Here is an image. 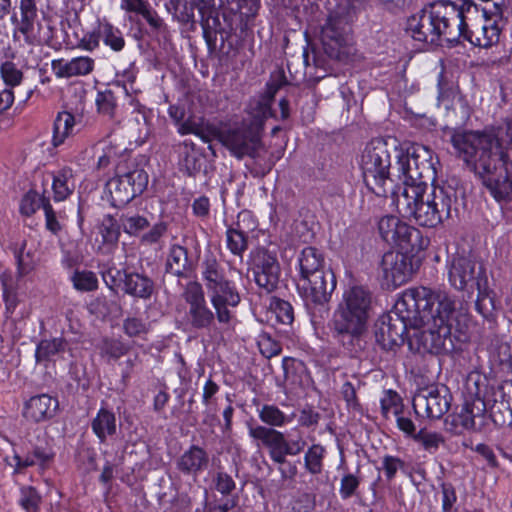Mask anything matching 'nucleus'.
Masks as SVG:
<instances>
[{
    "mask_svg": "<svg viewBox=\"0 0 512 512\" xmlns=\"http://www.w3.org/2000/svg\"><path fill=\"white\" fill-rule=\"evenodd\" d=\"M501 128L457 130L451 135L456 156L482 179L493 197L512 200V149L504 145Z\"/></svg>",
    "mask_w": 512,
    "mask_h": 512,
    "instance_id": "nucleus-1",
    "label": "nucleus"
},
{
    "mask_svg": "<svg viewBox=\"0 0 512 512\" xmlns=\"http://www.w3.org/2000/svg\"><path fill=\"white\" fill-rule=\"evenodd\" d=\"M491 423L512 426V381L494 385L486 376L470 373L461 410L445 420L446 429L455 435L465 431L483 432Z\"/></svg>",
    "mask_w": 512,
    "mask_h": 512,
    "instance_id": "nucleus-2",
    "label": "nucleus"
},
{
    "mask_svg": "<svg viewBox=\"0 0 512 512\" xmlns=\"http://www.w3.org/2000/svg\"><path fill=\"white\" fill-rule=\"evenodd\" d=\"M404 302L415 313L419 327L410 344L418 352L450 353L455 349L452 322L456 302L448 292L420 286L404 291Z\"/></svg>",
    "mask_w": 512,
    "mask_h": 512,
    "instance_id": "nucleus-3",
    "label": "nucleus"
},
{
    "mask_svg": "<svg viewBox=\"0 0 512 512\" xmlns=\"http://www.w3.org/2000/svg\"><path fill=\"white\" fill-rule=\"evenodd\" d=\"M477 11L474 3L460 6L451 1L439 0L407 20L406 30L419 42L438 44L442 39L457 41L465 27V13Z\"/></svg>",
    "mask_w": 512,
    "mask_h": 512,
    "instance_id": "nucleus-4",
    "label": "nucleus"
},
{
    "mask_svg": "<svg viewBox=\"0 0 512 512\" xmlns=\"http://www.w3.org/2000/svg\"><path fill=\"white\" fill-rule=\"evenodd\" d=\"M258 417L265 425H248L249 436L268 450L270 459L276 464H284L287 456L299 455L306 446L302 437L288 440L283 432L275 429L290 424L294 414H285L275 404H264L257 409Z\"/></svg>",
    "mask_w": 512,
    "mask_h": 512,
    "instance_id": "nucleus-5",
    "label": "nucleus"
},
{
    "mask_svg": "<svg viewBox=\"0 0 512 512\" xmlns=\"http://www.w3.org/2000/svg\"><path fill=\"white\" fill-rule=\"evenodd\" d=\"M372 304L371 291L362 285L347 288L333 315V337L343 346H353L367 327Z\"/></svg>",
    "mask_w": 512,
    "mask_h": 512,
    "instance_id": "nucleus-6",
    "label": "nucleus"
},
{
    "mask_svg": "<svg viewBox=\"0 0 512 512\" xmlns=\"http://www.w3.org/2000/svg\"><path fill=\"white\" fill-rule=\"evenodd\" d=\"M389 143L382 139H372L364 148L360 166L366 186L377 196H385L386 182L391 166Z\"/></svg>",
    "mask_w": 512,
    "mask_h": 512,
    "instance_id": "nucleus-7",
    "label": "nucleus"
},
{
    "mask_svg": "<svg viewBox=\"0 0 512 512\" xmlns=\"http://www.w3.org/2000/svg\"><path fill=\"white\" fill-rule=\"evenodd\" d=\"M404 292L395 302L393 310L382 315L375 324V337L384 348H392L404 341L408 328L419 331L415 313L404 302Z\"/></svg>",
    "mask_w": 512,
    "mask_h": 512,
    "instance_id": "nucleus-8",
    "label": "nucleus"
},
{
    "mask_svg": "<svg viewBox=\"0 0 512 512\" xmlns=\"http://www.w3.org/2000/svg\"><path fill=\"white\" fill-rule=\"evenodd\" d=\"M428 189V185L402 187L400 192L394 193V197L401 214L413 218L420 226L433 228L442 222L439 219V211L434 210Z\"/></svg>",
    "mask_w": 512,
    "mask_h": 512,
    "instance_id": "nucleus-9",
    "label": "nucleus"
},
{
    "mask_svg": "<svg viewBox=\"0 0 512 512\" xmlns=\"http://www.w3.org/2000/svg\"><path fill=\"white\" fill-rule=\"evenodd\" d=\"M396 169L403 187L428 185V179L435 178L432 151L423 145H413L397 154Z\"/></svg>",
    "mask_w": 512,
    "mask_h": 512,
    "instance_id": "nucleus-10",
    "label": "nucleus"
},
{
    "mask_svg": "<svg viewBox=\"0 0 512 512\" xmlns=\"http://www.w3.org/2000/svg\"><path fill=\"white\" fill-rule=\"evenodd\" d=\"M355 14L354 0H339L330 11L321 30V42L329 57H339L341 48L346 44L347 26Z\"/></svg>",
    "mask_w": 512,
    "mask_h": 512,
    "instance_id": "nucleus-11",
    "label": "nucleus"
},
{
    "mask_svg": "<svg viewBox=\"0 0 512 512\" xmlns=\"http://www.w3.org/2000/svg\"><path fill=\"white\" fill-rule=\"evenodd\" d=\"M261 129V121L251 124L243 123L239 127L221 132L219 140L236 158L242 159L245 156L254 158L262 146Z\"/></svg>",
    "mask_w": 512,
    "mask_h": 512,
    "instance_id": "nucleus-12",
    "label": "nucleus"
},
{
    "mask_svg": "<svg viewBox=\"0 0 512 512\" xmlns=\"http://www.w3.org/2000/svg\"><path fill=\"white\" fill-rule=\"evenodd\" d=\"M148 184V174L143 169H134L116 175L107 183V189L114 207H121L142 194Z\"/></svg>",
    "mask_w": 512,
    "mask_h": 512,
    "instance_id": "nucleus-13",
    "label": "nucleus"
},
{
    "mask_svg": "<svg viewBox=\"0 0 512 512\" xmlns=\"http://www.w3.org/2000/svg\"><path fill=\"white\" fill-rule=\"evenodd\" d=\"M412 405L419 417L440 419L450 408L451 395L445 386L429 385L417 390Z\"/></svg>",
    "mask_w": 512,
    "mask_h": 512,
    "instance_id": "nucleus-14",
    "label": "nucleus"
},
{
    "mask_svg": "<svg viewBox=\"0 0 512 512\" xmlns=\"http://www.w3.org/2000/svg\"><path fill=\"white\" fill-rule=\"evenodd\" d=\"M183 297L188 305L187 324L191 328L210 331L215 327L216 312L209 308L201 284L198 282L188 284Z\"/></svg>",
    "mask_w": 512,
    "mask_h": 512,
    "instance_id": "nucleus-15",
    "label": "nucleus"
},
{
    "mask_svg": "<svg viewBox=\"0 0 512 512\" xmlns=\"http://www.w3.org/2000/svg\"><path fill=\"white\" fill-rule=\"evenodd\" d=\"M254 281L265 292H273L279 284L281 268L277 255L264 247H258L250 254Z\"/></svg>",
    "mask_w": 512,
    "mask_h": 512,
    "instance_id": "nucleus-16",
    "label": "nucleus"
},
{
    "mask_svg": "<svg viewBox=\"0 0 512 512\" xmlns=\"http://www.w3.org/2000/svg\"><path fill=\"white\" fill-rule=\"evenodd\" d=\"M336 277L331 269L298 278L297 289L307 304L324 305L336 288Z\"/></svg>",
    "mask_w": 512,
    "mask_h": 512,
    "instance_id": "nucleus-17",
    "label": "nucleus"
},
{
    "mask_svg": "<svg viewBox=\"0 0 512 512\" xmlns=\"http://www.w3.org/2000/svg\"><path fill=\"white\" fill-rule=\"evenodd\" d=\"M450 284L458 290L480 286L486 282L485 270L482 263L468 256H455L448 268Z\"/></svg>",
    "mask_w": 512,
    "mask_h": 512,
    "instance_id": "nucleus-18",
    "label": "nucleus"
},
{
    "mask_svg": "<svg viewBox=\"0 0 512 512\" xmlns=\"http://www.w3.org/2000/svg\"><path fill=\"white\" fill-rule=\"evenodd\" d=\"M494 10L487 8L483 9L485 15L490 13L493 17H486L482 24L473 25L470 27L467 22V14L465 13V27L461 33V37H464L471 44L479 47H490L499 41L500 28L497 24V18L502 17V6L498 3H494Z\"/></svg>",
    "mask_w": 512,
    "mask_h": 512,
    "instance_id": "nucleus-19",
    "label": "nucleus"
},
{
    "mask_svg": "<svg viewBox=\"0 0 512 512\" xmlns=\"http://www.w3.org/2000/svg\"><path fill=\"white\" fill-rule=\"evenodd\" d=\"M381 269L386 284L394 288L405 284L412 275V264L405 251L386 252L382 257Z\"/></svg>",
    "mask_w": 512,
    "mask_h": 512,
    "instance_id": "nucleus-20",
    "label": "nucleus"
},
{
    "mask_svg": "<svg viewBox=\"0 0 512 512\" xmlns=\"http://www.w3.org/2000/svg\"><path fill=\"white\" fill-rule=\"evenodd\" d=\"M210 302L216 310L219 323L228 324L232 319L230 307L234 308L240 303V294L235 284L228 280L208 292Z\"/></svg>",
    "mask_w": 512,
    "mask_h": 512,
    "instance_id": "nucleus-21",
    "label": "nucleus"
},
{
    "mask_svg": "<svg viewBox=\"0 0 512 512\" xmlns=\"http://www.w3.org/2000/svg\"><path fill=\"white\" fill-rule=\"evenodd\" d=\"M21 19L18 21L16 16L12 17V22H17V30L24 36L27 44L36 46L41 45L44 38L41 35L42 26L37 20V7L35 0H20Z\"/></svg>",
    "mask_w": 512,
    "mask_h": 512,
    "instance_id": "nucleus-22",
    "label": "nucleus"
},
{
    "mask_svg": "<svg viewBox=\"0 0 512 512\" xmlns=\"http://www.w3.org/2000/svg\"><path fill=\"white\" fill-rule=\"evenodd\" d=\"M55 451L46 444L44 446L36 445L26 455L15 453L10 466L14 467L15 473H21L28 467L38 466L41 471L48 469L54 462Z\"/></svg>",
    "mask_w": 512,
    "mask_h": 512,
    "instance_id": "nucleus-23",
    "label": "nucleus"
},
{
    "mask_svg": "<svg viewBox=\"0 0 512 512\" xmlns=\"http://www.w3.org/2000/svg\"><path fill=\"white\" fill-rule=\"evenodd\" d=\"M121 9L129 13L142 16L149 25L151 31L164 39L169 36V28L164 19L159 16L150 3L146 0H121Z\"/></svg>",
    "mask_w": 512,
    "mask_h": 512,
    "instance_id": "nucleus-24",
    "label": "nucleus"
},
{
    "mask_svg": "<svg viewBox=\"0 0 512 512\" xmlns=\"http://www.w3.org/2000/svg\"><path fill=\"white\" fill-rule=\"evenodd\" d=\"M394 240H388L387 244L396 246L406 253L419 252L428 245V240L424 239L419 229L402 221L393 230Z\"/></svg>",
    "mask_w": 512,
    "mask_h": 512,
    "instance_id": "nucleus-25",
    "label": "nucleus"
},
{
    "mask_svg": "<svg viewBox=\"0 0 512 512\" xmlns=\"http://www.w3.org/2000/svg\"><path fill=\"white\" fill-rule=\"evenodd\" d=\"M59 403L56 398L48 394L31 397L24 405L23 416L26 420L39 423L53 418Z\"/></svg>",
    "mask_w": 512,
    "mask_h": 512,
    "instance_id": "nucleus-26",
    "label": "nucleus"
},
{
    "mask_svg": "<svg viewBox=\"0 0 512 512\" xmlns=\"http://www.w3.org/2000/svg\"><path fill=\"white\" fill-rule=\"evenodd\" d=\"M40 243L34 238L24 239L13 248L17 264V276L22 278L34 271L40 262Z\"/></svg>",
    "mask_w": 512,
    "mask_h": 512,
    "instance_id": "nucleus-27",
    "label": "nucleus"
},
{
    "mask_svg": "<svg viewBox=\"0 0 512 512\" xmlns=\"http://www.w3.org/2000/svg\"><path fill=\"white\" fill-rule=\"evenodd\" d=\"M209 466V455L200 446L192 445L176 461L177 469L184 475L196 478Z\"/></svg>",
    "mask_w": 512,
    "mask_h": 512,
    "instance_id": "nucleus-28",
    "label": "nucleus"
},
{
    "mask_svg": "<svg viewBox=\"0 0 512 512\" xmlns=\"http://www.w3.org/2000/svg\"><path fill=\"white\" fill-rule=\"evenodd\" d=\"M94 66V59L88 56L75 57L70 61H65L64 59L52 61V69L59 78L88 75L93 71Z\"/></svg>",
    "mask_w": 512,
    "mask_h": 512,
    "instance_id": "nucleus-29",
    "label": "nucleus"
},
{
    "mask_svg": "<svg viewBox=\"0 0 512 512\" xmlns=\"http://www.w3.org/2000/svg\"><path fill=\"white\" fill-rule=\"evenodd\" d=\"M431 202L434 205V210L437 209L439 219L443 223L452 216V210L457 203V192L452 186H434L428 192Z\"/></svg>",
    "mask_w": 512,
    "mask_h": 512,
    "instance_id": "nucleus-30",
    "label": "nucleus"
},
{
    "mask_svg": "<svg viewBox=\"0 0 512 512\" xmlns=\"http://www.w3.org/2000/svg\"><path fill=\"white\" fill-rule=\"evenodd\" d=\"M122 290L130 296L146 300L154 293V282L144 274L124 272Z\"/></svg>",
    "mask_w": 512,
    "mask_h": 512,
    "instance_id": "nucleus-31",
    "label": "nucleus"
},
{
    "mask_svg": "<svg viewBox=\"0 0 512 512\" xmlns=\"http://www.w3.org/2000/svg\"><path fill=\"white\" fill-rule=\"evenodd\" d=\"M191 269L188 251L185 247L175 244L169 249L165 271L179 278H185Z\"/></svg>",
    "mask_w": 512,
    "mask_h": 512,
    "instance_id": "nucleus-32",
    "label": "nucleus"
},
{
    "mask_svg": "<svg viewBox=\"0 0 512 512\" xmlns=\"http://www.w3.org/2000/svg\"><path fill=\"white\" fill-rule=\"evenodd\" d=\"M201 275L207 292L229 280L224 267L213 254L206 256L203 260Z\"/></svg>",
    "mask_w": 512,
    "mask_h": 512,
    "instance_id": "nucleus-33",
    "label": "nucleus"
},
{
    "mask_svg": "<svg viewBox=\"0 0 512 512\" xmlns=\"http://www.w3.org/2000/svg\"><path fill=\"white\" fill-rule=\"evenodd\" d=\"M298 269V278L327 270L324 265L323 254L315 247H305L298 256Z\"/></svg>",
    "mask_w": 512,
    "mask_h": 512,
    "instance_id": "nucleus-34",
    "label": "nucleus"
},
{
    "mask_svg": "<svg viewBox=\"0 0 512 512\" xmlns=\"http://www.w3.org/2000/svg\"><path fill=\"white\" fill-rule=\"evenodd\" d=\"M91 428L99 441L105 443L108 437L116 434L115 414L106 408H101L91 421Z\"/></svg>",
    "mask_w": 512,
    "mask_h": 512,
    "instance_id": "nucleus-35",
    "label": "nucleus"
},
{
    "mask_svg": "<svg viewBox=\"0 0 512 512\" xmlns=\"http://www.w3.org/2000/svg\"><path fill=\"white\" fill-rule=\"evenodd\" d=\"M67 341L62 337H55L52 339H42L35 350L36 363L42 364L45 367L48 363L54 360L56 355L65 352Z\"/></svg>",
    "mask_w": 512,
    "mask_h": 512,
    "instance_id": "nucleus-36",
    "label": "nucleus"
},
{
    "mask_svg": "<svg viewBox=\"0 0 512 512\" xmlns=\"http://www.w3.org/2000/svg\"><path fill=\"white\" fill-rule=\"evenodd\" d=\"M52 190L55 201L66 200L74 191V174L70 167H63L53 174Z\"/></svg>",
    "mask_w": 512,
    "mask_h": 512,
    "instance_id": "nucleus-37",
    "label": "nucleus"
},
{
    "mask_svg": "<svg viewBox=\"0 0 512 512\" xmlns=\"http://www.w3.org/2000/svg\"><path fill=\"white\" fill-rule=\"evenodd\" d=\"M76 124L75 116L68 112H59L53 123L52 145L58 147L73 134Z\"/></svg>",
    "mask_w": 512,
    "mask_h": 512,
    "instance_id": "nucleus-38",
    "label": "nucleus"
},
{
    "mask_svg": "<svg viewBox=\"0 0 512 512\" xmlns=\"http://www.w3.org/2000/svg\"><path fill=\"white\" fill-rule=\"evenodd\" d=\"M98 349L100 356L110 363L127 355L131 350V345L120 338L105 337L98 344Z\"/></svg>",
    "mask_w": 512,
    "mask_h": 512,
    "instance_id": "nucleus-39",
    "label": "nucleus"
},
{
    "mask_svg": "<svg viewBox=\"0 0 512 512\" xmlns=\"http://www.w3.org/2000/svg\"><path fill=\"white\" fill-rule=\"evenodd\" d=\"M246 213H240L238 215V222L236 228H229L226 231V243L229 251L240 258L243 257L244 252L248 249V236L240 229L241 218L246 217Z\"/></svg>",
    "mask_w": 512,
    "mask_h": 512,
    "instance_id": "nucleus-40",
    "label": "nucleus"
},
{
    "mask_svg": "<svg viewBox=\"0 0 512 512\" xmlns=\"http://www.w3.org/2000/svg\"><path fill=\"white\" fill-rule=\"evenodd\" d=\"M99 31L104 44L113 51L119 52L125 46V39L122 32L111 23L104 21L99 23Z\"/></svg>",
    "mask_w": 512,
    "mask_h": 512,
    "instance_id": "nucleus-41",
    "label": "nucleus"
},
{
    "mask_svg": "<svg viewBox=\"0 0 512 512\" xmlns=\"http://www.w3.org/2000/svg\"><path fill=\"white\" fill-rule=\"evenodd\" d=\"M326 450L321 444H313L304 455L305 469L313 474L318 475L323 471V460Z\"/></svg>",
    "mask_w": 512,
    "mask_h": 512,
    "instance_id": "nucleus-42",
    "label": "nucleus"
},
{
    "mask_svg": "<svg viewBox=\"0 0 512 512\" xmlns=\"http://www.w3.org/2000/svg\"><path fill=\"white\" fill-rule=\"evenodd\" d=\"M18 503L25 512H40L42 496L34 486L24 485L20 488Z\"/></svg>",
    "mask_w": 512,
    "mask_h": 512,
    "instance_id": "nucleus-43",
    "label": "nucleus"
},
{
    "mask_svg": "<svg viewBox=\"0 0 512 512\" xmlns=\"http://www.w3.org/2000/svg\"><path fill=\"white\" fill-rule=\"evenodd\" d=\"M413 440L419 443L423 449L430 454H434L439 447L445 443V438L441 433L429 431L426 428L420 429L415 434Z\"/></svg>",
    "mask_w": 512,
    "mask_h": 512,
    "instance_id": "nucleus-44",
    "label": "nucleus"
},
{
    "mask_svg": "<svg viewBox=\"0 0 512 512\" xmlns=\"http://www.w3.org/2000/svg\"><path fill=\"white\" fill-rule=\"evenodd\" d=\"M122 329L129 338L145 339L151 330V325L139 317H127L123 320Z\"/></svg>",
    "mask_w": 512,
    "mask_h": 512,
    "instance_id": "nucleus-45",
    "label": "nucleus"
},
{
    "mask_svg": "<svg viewBox=\"0 0 512 512\" xmlns=\"http://www.w3.org/2000/svg\"><path fill=\"white\" fill-rule=\"evenodd\" d=\"M282 368L285 380L292 384L300 383L302 374L306 371L305 364L301 360L292 357H285L282 360Z\"/></svg>",
    "mask_w": 512,
    "mask_h": 512,
    "instance_id": "nucleus-46",
    "label": "nucleus"
},
{
    "mask_svg": "<svg viewBox=\"0 0 512 512\" xmlns=\"http://www.w3.org/2000/svg\"><path fill=\"white\" fill-rule=\"evenodd\" d=\"M71 280L74 288L78 291L90 292L98 288V279L92 271H75Z\"/></svg>",
    "mask_w": 512,
    "mask_h": 512,
    "instance_id": "nucleus-47",
    "label": "nucleus"
},
{
    "mask_svg": "<svg viewBox=\"0 0 512 512\" xmlns=\"http://www.w3.org/2000/svg\"><path fill=\"white\" fill-rule=\"evenodd\" d=\"M99 233L104 243L116 244L120 236V227L117 220L111 215H107L99 227Z\"/></svg>",
    "mask_w": 512,
    "mask_h": 512,
    "instance_id": "nucleus-48",
    "label": "nucleus"
},
{
    "mask_svg": "<svg viewBox=\"0 0 512 512\" xmlns=\"http://www.w3.org/2000/svg\"><path fill=\"white\" fill-rule=\"evenodd\" d=\"M44 201H50L44 196H40L36 191L27 192L20 203V212L27 217L32 216L40 207L43 208Z\"/></svg>",
    "mask_w": 512,
    "mask_h": 512,
    "instance_id": "nucleus-49",
    "label": "nucleus"
},
{
    "mask_svg": "<svg viewBox=\"0 0 512 512\" xmlns=\"http://www.w3.org/2000/svg\"><path fill=\"white\" fill-rule=\"evenodd\" d=\"M476 310L486 319L492 318L496 310L495 299L490 292L482 289H478V296L475 302Z\"/></svg>",
    "mask_w": 512,
    "mask_h": 512,
    "instance_id": "nucleus-50",
    "label": "nucleus"
},
{
    "mask_svg": "<svg viewBox=\"0 0 512 512\" xmlns=\"http://www.w3.org/2000/svg\"><path fill=\"white\" fill-rule=\"evenodd\" d=\"M271 310L279 323L284 325H291L293 323L294 309L288 301L275 299L271 303Z\"/></svg>",
    "mask_w": 512,
    "mask_h": 512,
    "instance_id": "nucleus-51",
    "label": "nucleus"
},
{
    "mask_svg": "<svg viewBox=\"0 0 512 512\" xmlns=\"http://www.w3.org/2000/svg\"><path fill=\"white\" fill-rule=\"evenodd\" d=\"M0 75L4 83L12 89L21 84L23 73L17 68L16 64L11 61H5L0 67Z\"/></svg>",
    "mask_w": 512,
    "mask_h": 512,
    "instance_id": "nucleus-52",
    "label": "nucleus"
},
{
    "mask_svg": "<svg viewBox=\"0 0 512 512\" xmlns=\"http://www.w3.org/2000/svg\"><path fill=\"white\" fill-rule=\"evenodd\" d=\"M257 344L261 354L268 359L279 355L282 351L280 342L266 332L259 335Z\"/></svg>",
    "mask_w": 512,
    "mask_h": 512,
    "instance_id": "nucleus-53",
    "label": "nucleus"
},
{
    "mask_svg": "<svg viewBox=\"0 0 512 512\" xmlns=\"http://www.w3.org/2000/svg\"><path fill=\"white\" fill-rule=\"evenodd\" d=\"M120 221L124 232L129 235H137L149 226L148 220L140 215H122Z\"/></svg>",
    "mask_w": 512,
    "mask_h": 512,
    "instance_id": "nucleus-54",
    "label": "nucleus"
},
{
    "mask_svg": "<svg viewBox=\"0 0 512 512\" xmlns=\"http://www.w3.org/2000/svg\"><path fill=\"white\" fill-rule=\"evenodd\" d=\"M96 104L98 107V111L104 115L109 117H113L116 110V97L114 96L112 91H104L100 92L96 98Z\"/></svg>",
    "mask_w": 512,
    "mask_h": 512,
    "instance_id": "nucleus-55",
    "label": "nucleus"
},
{
    "mask_svg": "<svg viewBox=\"0 0 512 512\" xmlns=\"http://www.w3.org/2000/svg\"><path fill=\"white\" fill-rule=\"evenodd\" d=\"M402 222L397 216L386 215L378 222V232L380 237L387 243L388 240H394L393 230Z\"/></svg>",
    "mask_w": 512,
    "mask_h": 512,
    "instance_id": "nucleus-56",
    "label": "nucleus"
},
{
    "mask_svg": "<svg viewBox=\"0 0 512 512\" xmlns=\"http://www.w3.org/2000/svg\"><path fill=\"white\" fill-rule=\"evenodd\" d=\"M99 144L102 145L103 153L98 158L97 168L104 169L108 167L116 157L119 156L120 148L117 145L107 143L106 141H101Z\"/></svg>",
    "mask_w": 512,
    "mask_h": 512,
    "instance_id": "nucleus-57",
    "label": "nucleus"
},
{
    "mask_svg": "<svg viewBox=\"0 0 512 512\" xmlns=\"http://www.w3.org/2000/svg\"><path fill=\"white\" fill-rule=\"evenodd\" d=\"M43 211L45 214L46 229L50 231L53 235H58L62 231L63 225L59 221L50 201H44Z\"/></svg>",
    "mask_w": 512,
    "mask_h": 512,
    "instance_id": "nucleus-58",
    "label": "nucleus"
},
{
    "mask_svg": "<svg viewBox=\"0 0 512 512\" xmlns=\"http://www.w3.org/2000/svg\"><path fill=\"white\" fill-rule=\"evenodd\" d=\"M401 399L396 392L388 391L386 396L381 400V412L385 418L389 417L392 412L395 415L400 414Z\"/></svg>",
    "mask_w": 512,
    "mask_h": 512,
    "instance_id": "nucleus-59",
    "label": "nucleus"
},
{
    "mask_svg": "<svg viewBox=\"0 0 512 512\" xmlns=\"http://www.w3.org/2000/svg\"><path fill=\"white\" fill-rule=\"evenodd\" d=\"M360 485V479L354 474H346L342 477L339 493L343 499L352 497Z\"/></svg>",
    "mask_w": 512,
    "mask_h": 512,
    "instance_id": "nucleus-60",
    "label": "nucleus"
},
{
    "mask_svg": "<svg viewBox=\"0 0 512 512\" xmlns=\"http://www.w3.org/2000/svg\"><path fill=\"white\" fill-rule=\"evenodd\" d=\"M442 491V511L443 512H456L454 505L457 501L455 488L450 483H443L441 485Z\"/></svg>",
    "mask_w": 512,
    "mask_h": 512,
    "instance_id": "nucleus-61",
    "label": "nucleus"
},
{
    "mask_svg": "<svg viewBox=\"0 0 512 512\" xmlns=\"http://www.w3.org/2000/svg\"><path fill=\"white\" fill-rule=\"evenodd\" d=\"M404 467V462L395 456L385 455L382 460V468L387 480H392L397 471Z\"/></svg>",
    "mask_w": 512,
    "mask_h": 512,
    "instance_id": "nucleus-62",
    "label": "nucleus"
},
{
    "mask_svg": "<svg viewBox=\"0 0 512 512\" xmlns=\"http://www.w3.org/2000/svg\"><path fill=\"white\" fill-rule=\"evenodd\" d=\"M238 3V8L241 17H245L248 22L254 18L260 7V0H235Z\"/></svg>",
    "mask_w": 512,
    "mask_h": 512,
    "instance_id": "nucleus-63",
    "label": "nucleus"
},
{
    "mask_svg": "<svg viewBox=\"0 0 512 512\" xmlns=\"http://www.w3.org/2000/svg\"><path fill=\"white\" fill-rule=\"evenodd\" d=\"M167 231V225L164 222L156 223L147 233L143 234L141 241L145 244L157 243Z\"/></svg>",
    "mask_w": 512,
    "mask_h": 512,
    "instance_id": "nucleus-64",
    "label": "nucleus"
}]
</instances>
